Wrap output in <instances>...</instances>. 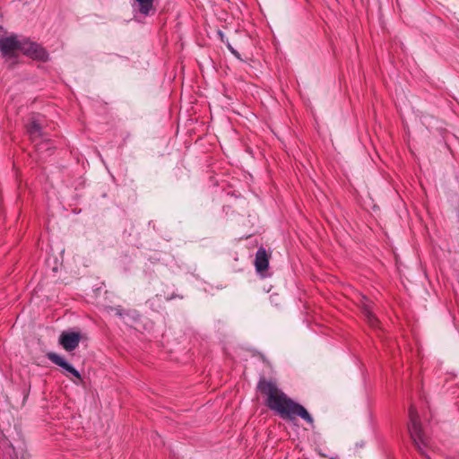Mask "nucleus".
Returning <instances> with one entry per match:
<instances>
[{
    "label": "nucleus",
    "instance_id": "nucleus-1",
    "mask_svg": "<svg viewBox=\"0 0 459 459\" xmlns=\"http://www.w3.org/2000/svg\"><path fill=\"white\" fill-rule=\"evenodd\" d=\"M257 387L262 394L267 395L266 405L281 418L292 420L299 416L311 426L313 425L314 420L307 409L289 398L273 382L262 378Z\"/></svg>",
    "mask_w": 459,
    "mask_h": 459
},
{
    "label": "nucleus",
    "instance_id": "nucleus-2",
    "mask_svg": "<svg viewBox=\"0 0 459 459\" xmlns=\"http://www.w3.org/2000/svg\"><path fill=\"white\" fill-rule=\"evenodd\" d=\"M409 424L408 429L415 446L418 451L427 458H429L428 455V449L429 447V439L422 430L420 417L415 407L411 406L409 410Z\"/></svg>",
    "mask_w": 459,
    "mask_h": 459
},
{
    "label": "nucleus",
    "instance_id": "nucleus-3",
    "mask_svg": "<svg viewBox=\"0 0 459 459\" xmlns=\"http://www.w3.org/2000/svg\"><path fill=\"white\" fill-rule=\"evenodd\" d=\"M24 44L25 38L20 39L15 35L0 39V51L9 66L19 63L21 53L23 54Z\"/></svg>",
    "mask_w": 459,
    "mask_h": 459
},
{
    "label": "nucleus",
    "instance_id": "nucleus-4",
    "mask_svg": "<svg viewBox=\"0 0 459 459\" xmlns=\"http://www.w3.org/2000/svg\"><path fill=\"white\" fill-rule=\"evenodd\" d=\"M23 55L39 62H48L49 60V54L46 48L28 39H25Z\"/></svg>",
    "mask_w": 459,
    "mask_h": 459
},
{
    "label": "nucleus",
    "instance_id": "nucleus-5",
    "mask_svg": "<svg viewBox=\"0 0 459 459\" xmlns=\"http://www.w3.org/2000/svg\"><path fill=\"white\" fill-rule=\"evenodd\" d=\"M45 122V117L39 113H32L28 118L26 130L33 142L42 137V127Z\"/></svg>",
    "mask_w": 459,
    "mask_h": 459
},
{
    "label": "nucleus",
    "instance_id": "nucleus-6",
    "mask_svg": "<svg viewBox=\"0 0 459 459\" xmlns=\"http://www.w3.org/2000/svg\"><path fill=\"white\" fill-rule=\"evenodd\" d=\"M81 341V334L77 332H63L59 337V343L67 351L75 350Z\"/></svg>",
    "mask_w": 459,
    "mask_h": 459
},
{
    "label": "nucleus",
    "instance_id": "nucleus-7",
    "mask_svg": "<svg viewBox=\"0 0 459 459\" xmlns=\"http://www.w3.org/2000/svg\"><path fill=\"white\" fill-rule=\"evenodd\" d=\"M47 356L52 363L71 373L76 378L81 379V374L79 371L69 364L63 357L55 352H48Z\"/></svg>",
    "mask_w": 459,
    "mask_h": 459
},
{
    "label": "nucleus",
    "instance_id": "nucleus-8",
    "mask_svg": "<svg viewBox=\"0 0 459 459\" xmlns=\"http://www.w3.org/2000/svg\"><path fill=\"white\" fill-rule=\"evenodd\" d=\"M269 265V259L266 250L264 247L258 248L255 254V266L258 273H263Z\"/></svg>",
    "mask_w": 459,
    "mask_h": 459
},
{
    "label": "nucleus",
    "instance_id": "nucleus-9",
    "mask_svg": "<svg viewBox=\"0 0 459 459\" xmlns=\"http://www.w3.org/2000/svg\"><path fill=\"white\" fill-rule=\"evenodd\" d=\"M133 7L141 14L147 16L153 10V0H134Z\"/></svg>",
    "mask_w": 459,
    "mask_h": 459
},
{
    "label": "nucleus",
    "instance_id": "nucleus-10",
    "mask_svg": "<svg viewBox=\"0 0 459 459\" xmlns=\"http://www.w3.org/2000/svg\"><path fill=\"white\" fill-rule=\"evenodd\" d=\"M362 313L367 319L368 323L370 325L371 327H377L378 325V320L376 317V316L373 314L372 310L368 307L365 306L362 309Z\"/></svg>",
    "mask_w": 459,
    "mask_h": 459
},
{
    "label": "nucleus",
    "instance_id": "nucleus-11",
    "mask_svg": "<svg viewBox=\"0 0 459 459\" xmlns=\"http://www.w3.org/2000/svg\"><path fill=\"white\" fill-rule=\"evenodd\" d=\"M108 311L114 312L119 317H123L124 315L126 314L125 310L120 306L109 307Z\"/></svg>",
    "mask_w": 459,
    "mask_h": 459
},
{
    "label": "nucleus",
    "instance_id": "nucleus-12",
    "mask_svg": "<svg viewBox=\"0 0 459 459\" xmlns=\"http://www.w3.org/2000/svg\"><path fill=\"white\" fill-rule=\"evenodd\" d=\"M49 144L50 143L48 142L41 143L39 145L37 146V151L39 152L41 150V148H43L44 146H46L47 149L48 150L50 148Z\"/></svg>",
    "mask_w": 459,
    "mask_h": 459
},
{
    "label": "nucleus",
    "instance_id": "nucleus-13",
    "mask_svg": "<svg viewBox=\"0 0 459 459\" xmlns=\"http://www.w3.org/2000/svg\"><path fill=\"white\" fill-rule=\"evenodd\" d=\"M229 48L230 50V52L237 57H239V54L238 53V51H236L233 48H231L230 46H229Z\"/></svg>",
    "mask_w": 459,
    "mask_h": 459
},
{
    "label": "nucleus",
    "instance_id": "nucleus-14",
    "mask_svg": "<svg viewBox=\"0 0 459 459\" xmlns=\"http://www.w3.org/2000/svg\"><path fill=\"white\" fill-rule=\"evenodd\" d=\"M9 448H10V449H12V450H13V452L14 453V448H13V446L12 445L10 446V447H9Z\"/></svg>",
    "mask_w": 459,
    "mask_h": 459
},
{
    "label": "nucleus",
    "instance_id": "nucleus-15",
    "mask_svg": "<svg viewBox=\"0 0 459 459\" xmlns=\"http://www.w3.org/2000/svg\"><path fill=\"white\" fill-rule=\"evenodd\" d=\"M16 458H17V455H15V459H16ZM11 459H14V457H12V456H11Z\"/></svg>",
    "mask_w": 459,
    "mask_h": 459
}]
</instances>
